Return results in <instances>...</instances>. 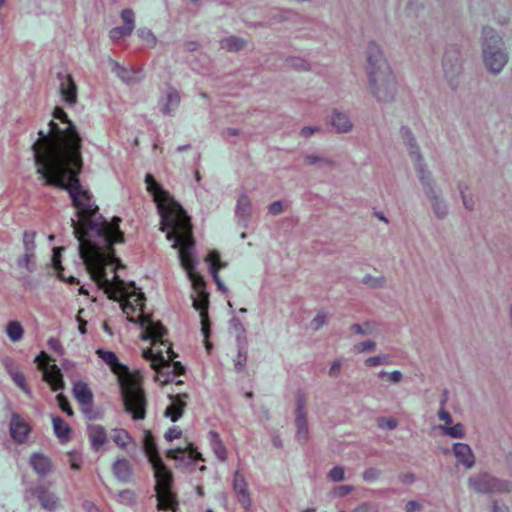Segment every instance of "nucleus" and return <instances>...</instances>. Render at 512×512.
Wrapping results in <instances>:
<instances>
[{
  "mask_svg": "<svg viewBox=\"0 0 512 512\" xmlns=\"http://www.w3.org/2000/svg\"><path fill=\"white\" fill-rule=\"evenodd\" d=\"M86 512H99L98 509L91 503L85 504Z\"/></svg>",
  "mask_w": 512,
  "mask_h": 512,
  "instance_id": "obj_63",
  "label": "nucleus"
},
{
  "mask_svg": "<svg viewBox=\"0 0 512 512\" xmlns=\"http://www.w3.org/2000/svg\"><path fill=\"white\" fill-rule=\"evenodd\" d=\"M81 313H82V310H81V311H79V314H78V317H77V319H78V321H79V323H80V324H79V328H78V329H79V332H80L81 334H85V333H86V330H85L86 322L81 320V317H80Z\"/></svg>",
  "mask_w": 512,
  "mask_h": 512,
  "instance_id": "obj_61",
  "label": "nucleus"
},
{
  "mask_svg": "<svg viewBox=\"0 0 512 512\" xmlns=\"http://www.w3.org/2000/svg\"><path fill=\"white\" fill-rule=\"evenodd\" d=\"M35 361L42 371L43 379L53 391L58 392L65 388L61 369L56 364L50 363V356L47 353L41 352Z\"/></svg>",
  "mask_w": 512,
  "mask_h": 512,
  "instance_id": "obj_11",
  "label": "nucleus"
},
{
  "mask_svg": "<svg viewBox=\"0 0 512 512\" xmlns=\"http://www.w3.org/2000/svg\"><path fill=\"white\" fill-rule=\"evenodd\" d=\"M205 262L209 265L211 275H213V273H218L219 269L227 266L226 262L221 261L219 253L215 250H212L207 254Z\"/></svg>",
  "mask_w": 512,
  "mask_h": 512,
  "instance_id": "obj_35",
  "label": "nucleus"
},
{
  "mask_svg": "<svg viewBox=\"0 0 512 512\" xmlns=\"http://www.w3.org/2000/svg\"><path fill=\"white\" fill-rule=\"evenodd\" d=\"M46 129L39 131L34 144L36 172L47 185L68 191L77 210L72 220L74 233L79 241V254L83 263L112 250V245L122 241L118 229L119 219L107 222L100 215L91 193L77 178L82 167L81 137L61 108H55Z\"/></svg>",
  "mask_w": 512,
  "mask_h": 512,
  "instance_id": "obj_1",
  "label": "nucleus"
},
{
  "mask_svg": "<svg viewBox=\"0 0 512 512\" xmlns=\"http://www.w3.org/2000/svg\"><path fill=\"white\" fill-rule=\"evenodd\" d=\"M378 426L381 429L393 430L398 426V421L393 417H382L378 419Z\"/></svg>",
  "mask_w": 512,
  "mask_h": 512,
  "instance_id": "obj_46",
  "label": "nucleus"
},
{
  "mask_svg": "<svg viewBox=\"0 0 512 512\" xmlns=\"http://www.w3.org/2000/svg\"><path fill=\"white\" fill-rule=\"evenodd\" d=\"M180 104V94L172 87L166 88L158 100L160 111L165 116H172L177 111Z\"/></svg>",
  "mask_w": 512,
  "mask_h": 512,
  "instance_id": "obj_15",
  "label": "nucleus"
},
{
  "mask_svg": "<svg viewBox=\"0 0 512 512\" xmlns=\"http://www.w3.org/2000/svg\"><path fill=\"white\" fill-rule=\"evenodd\" d=\"M53 429L61 442H67L71 436L70 426L60 417H52Z\"/></svg>",
  "mask_w": 512,
  "mask_h": 512,
  "instance_id": "obj_32",
  "label": "nucleus"
},
{
  "mask_svg": "<svg viewBox=\"0 0 512 512\" xmlns=\"http://www.w3.org/2000/svg\"><path fill=\"white\" fill-rule=\"evenodd\" d=\"M35 494L43 509L52 511L59 506V498L57 495L44 486H38L35 489Z\"/></svg>",
  "mask_w": 512,
  "mask_h": 512,
  "instance_id": "obj_21",
  "label": "nucleus"
},
{
  "mask_svg": "<svg viewBox=\"0 0 512 512\" xmlns=\"http://www.w3.org/2000/svg\"><path fill=\"white\" fill-rule=\"evenodd\" d=\"M16 268L23 275L34 273L37 269L36 253L23 252L16 259Z\"/></svg>",
  "mask_w": 512,
  "mask_h": 512,
  "instance_id": "obj_22",
  "label": "nucleus"
},
{
  "mask_svg": "<svg viewBox=\"0 0 512 512\" xmlns=\"http://www.w3.org/2000/svg\"><path fill=\"white\" fill-rule=\"evenodd\" d=\"M147 191L152 195L161 218V231L166 239L172 242V248L178 250V259L191 282L193 307L199 311L201 318V332L205 338V348L209 352L211 343L208 323V293L202 276L196 271L198 261L195 255V246L191 234L189 218L182 207L164 190L151 174L145 176Z\"/></svg>",
  "mask_w": 512,
  "mask_h": 512,
  "instance_id": "obj_2",
  "label": "nucleus"
},
{
  "mask_svg": "<svg viewBox=\"0 0 512 512\" xmlns=\"http://www.w3.org/2000/svg\"><path fill=\"white\" fill-rule=\"evenodd\" d=\"M47 345H48L49 349H51L56 354H58V355L64 354V348L58 339H56V338L48 339Z\"/></svg>",
  "mask_w": 512,
  "mask_h": 512,
  "instance_id": "obj_51",
  "label": "nucleus"
},
{
  "mask_svg": "<svg viewBox=\"0 0 512 512\" xmlns=\"http://www.w3.org/2000/svg\"><path fill=\"white\" fill-rule=\"evenodd\" d=\"M133 32V29L127 27L125 25L120 27H115L110 30L109 36L112 40H119L123 37L129 36Z\"/></svg>",
  "mask_w": 512,
  "mask_h": 512,
  "instance_id": "obj_42",
  "label": "nucleus"
},
{
  "mask_svg": "<svg viewBox=\"0 0 512 512\" xmlns=\"http://www.w3.org/2000/svg\"><path fill=\"white\" fill-rule=\"evenodd\" d=\"M96 354L115 374L119 375L126 411L134 420L143 419L146 402L141 388V375L138 372H127L113 351L97 349Z\"/></svg>",
  "mask_w": 512,
  "mask_h": 512,
  "instance_id": "obj_7",
  "label": "nucleus"
},
{
  "mask_svg": "<svg viewBox=\"0 0 512 512\" xmlns=\"http://www.w3.org/2000/svg\"><path fill=\"white\" fill-rule=\"evenodd\" d=\"M115 477L121 482H128L132 478V467L128 460L124 458L117 459L112 466Z\"/></svg>",
  "mask_w": 512,
  "mask_h": 512,
  "instance_id": "obj_26",
  "label": "nucleus"
},
{
  "mask_svg": "<svg viewBox=\"0 0 512 512\" xmlns=\"http://www.w3.org/2000/svg\"><path fill=\"white\" fill-rule=\"evenodd\" d=\"M345 471L340 466L333 467L328 473V479L332 482H340L344 480Z\"/></svg>",
  "mask_w": 512,
  "mask_h": 512,
  "instance_id": "obj_45",
  "label": "nucleus"
},
{
  "mask_svg": "<svg viewBox=\"0 0 512 512\" xmlns=\"http://www.w3.org/2000/svg\"><path fill=\"white\" fill-rule=\"evenodd\" d=\"M507 314H508V322H509V325H510V327L512 329V302L508 306Z\"/></svg>",
  "mask_w": 512,
  "mask_h": 512,
  "instance_id": "obj_64",
  "label": "nucleus"
},
{
  "mask_svg": "<svg viewBox=\"0 0 512 512\" xmlns=\"http://www.w3.org/2000/svg\"><path fill=\"white\" fill-rule=\"evenodd\" d=\"M283 211V204L280 201H275L271 203L268 207V212L271 215H278Z\"/></svg>",
  "mask_w": 512,
  "mask_h": 512,
  "instance_id": "obj_54",
  "label": "nucleus"
},
{
  "mask_svg": "<svg viewBox=\"0 0 512 512\" xmlns=\"http://www.w3.org/2000/svg\"><path fill=\"white\" fill-rule=\"evenodd\" d=\"M92 264L84 263L91 279L109 298L120 303L129 321L138 322L140 326L144 319L159 322L151 316L143 314V294L134 284H125L119 279L117 275L119 264L118 260L114 257L113 250L101 254L100 257H96L93 259Z\"/></svg>",
  "mask_w": 512,
  "mask_h": 512,
  "instance_id": "obj_3",
  "label": "nucleus"
},
{
  "mask_svg": "<svg viewBox=\"0 0 512 512\" xmlns=\"http://www.w3.org/2000/svg\"><path fill=\"white\" fill-rule=\"evenodd\" d=\"M116 500L120 504L131 506V505H134L136 503L137 497H136V494H135L134 491H132L130 489H125L123 491H120L116 495Z\"/></svg>",
  "mask_w": 512,
  "mask_h": 512,
  "instance_id": "obj_39",
  "label": "nucleus"
},
{
  "mask_svg": "<svg viewBox=\"0 0 512 512\" xmlns=\"http://www.w3.org/2000/svg\"><path fill=\"white\" fill-rule=\"evenodd\" d=\"M121 19L125 26L134 30L135 28V15L132 9H124L121 12Z\"/></svg>",
  "mask_w": 512,
  "mask_h": 512,
  "instance_id": "obj_44",
  "label": "nucleus"
},
{
  "mask_svg": "<svg viewBox=\"0 0 512 512\" xmlns=\"http://www.w3.org/2000/svg\"><path fill=\"white\" fill-rule=\"evenodd\" d=\"M62 250H63L62 247H58L53 250V255H52L53 267L58 271V276L60 278H62L63 280H67L69 282H74L75 278L73 276L66 278L63 273V268L61 266V260H60Z\"/></svg>",
  "mask_w": 512,
  "mask_h": 512,
  "instance_id": "obj_37",
  "label": "nucleus"
},
{
  "mask_svg": "<svg viewBox=\"0 0 512 512\" xmlns=\"http://www.w3.org/2000/svg\"><path fill=\"white\" fill-rule=\"evenodd\" d=\"M70 467L74 470L80 469L83 459L82 456L77 452H70L68 454Z\"/></svg>",
  "mask_w": 512,
  "mask_h": 512,
  "instance_id": "obj_49",
  "label": "nucleus"
},
{
  "mask_svg": "<svg viewBox=\"0 0 512 512\" xmlns=\"http://www.w3.org/2000/svg\"><path fill=\"white\" fill-rule=\"evenodd\" d=\"M5 368L16 385L28 396H31V390L26 384V378L24 374L12 363V361H5Z\"/></svg>",
  "mask_w": 512,
  "mask_h": 512,
  "instance_id": "obj_27",
  "label": "nucleus"
},
{
  "mask_svg": "<svg viewBox=\"0 0 512 512\" xmlns=\"http://www.w3.org/2000/svg\"><path fill=\"white\" fill-rule=\"evenodd\" d=\"M56 400L58 402V405L60 407V409L65 412L68 416H72L73 415V411L72 409L70 408L69 406V403L67 401V399L61 394L59 393L57 396H56Z\"/></svg>",
  "mask_w": 512,
  "mask_h": 512,
  "instance_id": "obj_50",
  "label": "nucleus"
},
{
  "mask_svg": "<svg viewBox=\"0 0 512 512\" xmlns=\"http://www.w3.org/2000/svg\"><path fill=\"white\" fill-rule=\"evenodd\" d=\"M187 453L191 461H196L201 458V454L196 450L192 443H188L184 448H172L167 451V456L176 460L183 461V454Z\"/></svg>",
  "mask_w": 512,
  "mask_h": 512,
  "instance_id": "obj_29",
  "label": "nucleus"
},
{
  "mask_svg": "<svg viewBox=\"0 0 512 512\" xmlns=\"http://www.w3.org/2000/svg\"><path fill=\"white\" fill-rule=\"evenodd\" d=\"M365 73L367 90L376 101L387 103L395 98L398 90L396 75L376 44H370L367 49Z\"/></svg>",
  "mask_w": 512,
  "mask_h": 512,
  "instance_id": "obj_6",
  "label": "nucleus"
},
{
  "mask_svg": "<svg viewBox=\"0 0 512 512\" xmlns=\"http://www.w3.org/2000/svg\"><path fill=\"white\" fill-rule=\"evenodd\" d=\"M493 512H509L508 508L504 505H494Z\"/></svg>",
  "mask_w": 512,
  "mask_h": 512,
  "instance_id": "obj_62",
  "label": "nucleus"
},
{
  "mask_svg": "<svg viewBox=\"0 0 512 512\" xmlns=\"http://www.w3.org/2000/svg\"><path fill=\"white\" fill-rule=\"evenodd\" d=\"M213 280L215 281L217 288L222 291L223 293H228V288L224 285V283L221 281L218 273H213L212 275Z\"/></svg>",
  "mask_w": 512,
  "mask_h": 512,
  "instance_id": "obj_58",
  "label": "nucleus"
},
{
  "mask_svg": "<svg viewBox=\"0 0 512 512\" xmlns=\"http://www.w3.org/2000/svg\"><path fill=\"white\" fill-rule=\"evenodd\" d=\"M341 367H342V362L340 360L334 361L330 366L329 374L331 376H337L341 370Z\"/></svg>",
  "mask_w": 512,
  "mask_h": 512,
  "instance_id": "obj_56",
  "label": "nucleus"
},
{
  "mask_svg": "<svg viewBox=\"0 0 512 512\" xmlns=\"http://www.w3.org/2000/svg\"><path fill=\"white\" fill-rule=\"evenodd\" d=\"M233 489L241 505L248 509L251 504L250 495L248 492V485L243 474L239 471L234 473Z\"/></svg>",
  "mask_w": 512,
  "mask_h": 512,
  "instance_id": "obj_17",
  "label": "nucleus"
},
{
  "mask_svg": "<svg viewBox=\"0 0 512 512\" xmlns=\"http://www.w3.org/2000/svg\"><path fill=\"white\" fill-rule=\"evenodd\" d=\"M220 45L227 51H239L245 47L246 42L244 39L237 36H229L221 40Z\"/></svg>",
  "mask_w": 512,
  "mask_h": 512,
  "instance_id": "obj_34",
  "label": "nucleus"
},
{
  "mask_svg": "<svg viewBox=\"0 0 512 512\" xmlns=\"http://www.w3.org/2000/svg\"><path fill=\"white\" fill-rule=\"evenodd\" d=\"M87 433L93 450L100 451L105 448L108 443V436L103 426L99 424L89 425Z\"/></svg>",
  "mask_w": 512,
  "mask_h": 512,
  "instance_id": "obj_18",
  "label": "nucleus"
},
{
  "mask_svg": "<svg viewBox=\"0 0 512 512\" xmlns=\"http://www.w3.org/2000/svg\"><path fill=\"white\" fill-rule=\"evenodd\" d=\"M316 131H318V128L316 127H304L301 130V134L305 137H309L313 135Z\"/></svg>",
  "mask_w": 512,
  "mask_h": 512,
  "instance_id": "obj_60",
  "label": "nucleus"
},
{
  "mask_svg": "<svg viewBox=\"0 0 512 512\" xmlns=\"http://www.w3.org/2000/svg\"><path fill=\"white\" fill-rule=\"evenodd\" d=\"M5 332L12 342H19L23 338L24 328L19 321L13 320L7 323Z\"/></svg>",
  "mask_w": 512,
  "mask_h": 512,
  "instance_id": "obj_33",
  "label": "nucleus"
},
{
  "mask_svg": "<svg viewBox=\"0 0 512 512\" xmlns=\"http://www.w3.org/2000/svg\"><path fill=\"white\" fill-rule=\"evenodd\" d=\"M112 440L121 449L126 451L130 446H135L134 438L123 428L112 430Z\"/></svg>",
  "mask_w": 512,
  "mask_h": 512,
  "instance_id": "obj_30",
  "label": "nucleus"
},
{
  "mask_svg": "<svg viewBox=\"0 0 512 512\" xmlns=\"http://www.w3.org/2000/svg\"><path fill=\"white\" fill-rule=\"evenodd\" d=\"M376 349V343L372 340L363 341L357 343L353 347V351L355 353H365V352H373Z\"/></svg>",
  "mask_w": 512,
  "mask_h": 512,
  "instance_id": "obj_43",
  "label": "nucleus"
},
{
  "mask_svg": "<svg viewBox=\"0 0 512 512\" xmlns=\"http://www.w3.org/2000/svg\"><path fill=\"white\" fill-rule=\"evenodd\" d=\"M170 404L165 410V416L170 418L172 422H176L183 415L186 403L180 396L170 397Z\"/></svg>",
  "mask_w": 512,
  "mask_h": 512,
  "instance_id": "obj_28",
  "label": "nucleus"
},
{
  "mask_svg": "<svg viewBox=\"0 0 512 512\" xmlns=\"http://www.w3.org/2000/svg\"><path fill=\"white\" fill-rule=\"evenodd\" d=\"M181 435L182 431L178 427L174 426L168 429L164 437L167 441H173L175 439H179Z\"/></svg>",
  "mask_w": 512,
  "mask_h": 512,
  "instance_id": "obj_52",
  "label": "nucleus"
},
{
  "mask_svg": "<svg viewBox=\"0 0 512 512\" xmlns=\"http://www.w3.org/2000/svg\"><path fill=\"white\" fill-rule=\"evenodd\" d=\"M73 395L78 403L84 408H90L93 395L88 385L84 382L78 381L73 385Z\"/></svg>",
  "mask_w": 512,
  "mask_h": 512,
  "instance_id": "obj_23",
  "label": "nucleus"
},
{
  "mask_svg": "<svg viewBox=\"0 0 512 512\" xmlns=\"http://www.w3.org/2000/svg\"><path fill=\"white\" fill-rule=\"evenodd\" d=\"M440 424L434 427L441 435L452 439H463L466 435L465 427L460 422H454L452 415L445 409L438 411Z\"/></svg>",
  "mask_w": 512,
  "mask_h": 512,
  "instance_id": "obj_13",
  "label": "nucleus"
},
{
  "mask_svg": "<svg viewBox=\"0 0 512 512\" xmlns=\"http://www.w3.org/2000/svg\"><path fill=\"white\" fill-rule=\"evenodd\" d=\"M60 93L63 101L68 105H74L77 102V86L71 75H64L61 78Z\"/></svg>",
  "mask_w": 512,
  "mask_h": 512,
  "instance_id": "obj_19",
  "label": "nucleus"
},
{
  "mask_svg": "<svg viewBox=\"0 0 512 512\" xmlns=\"http://www.w3.org/2000/svg\"><path fill=\"white\" fill-rule=\"evenodd\" d=\"M305 162L309 165H316L320 168L331 166L333 164L331 160L315 154L307 155L305 157Z\"/></svg>",
  "mask_w": 512,
  "mask_h": 512,
  "instance_id": "obj_40",
  "label": "nucleus"
},
{
  "mask_svg": "<svg viewBox=\"0 0 512 512\" xmlns=\"http://www.w3.org/2000/svg\"><path fill=\"white\" fill-rule=\"evenodd\" d=\"M387 363H388V357L384 356V355L372 356V357L367 358L364 361V364L367 367H375V366H380V365L387 364Z\"/></svg>",
  "mask_w": 512,
  "mask_h": 512,
  "instance_id": "obj_47",
  "label": "nucleus"
},
{
  "mask_svg": "<svg viewBox=\"0 0 512 512\" xmlns=\"http://www.w3.org/2000/svg\"><path fill=\"white\" fill-rule=\"evenodd\" d=\"M451 450L458 466L465 469H472L475 466L476 457L469 444L456 442L452 445Z\"/></svg>",
  "mask_w": 512,
  "mask_h": 512,
  "instance_id": "obj_14",
  "label": "nucleus"
},
{
  "mask_svg": "<svg viewBox=\"0 0 512 512\" xmlns=\"http://www.w3.org/2000/svg\"><path fill=\"white\" fill-rule=\"evenodd\" d=\"M23 252L36 253V232L25 230L22 235Z\"/></svg>",
  "mask_w": 512,
  "mask_h": 512,
  "instance_id": "obj_36",
  "label": "nucleus"
},
{
  "mask_svg": "<svg viewBox=\"0 0 512 512\" xmlns=\"http://www.w3.org/2000/svg\"><path fill=\"white\" fill-rule=\"evenodd\" d=\"M480 45L486 71L494 75L499 74L509 61L503 37L492 28H484L481 32Z\"/></svg>",
  "mask_w": 512,
  "mask_h": 512,
  "instance_id": "obj_10",
  "label": "nucleus"
},
{
  "mask_svg": "<svg viewBox=\"0 0 512 512\" xmlns=\"http://www.w3.org/2000/svg\"><path fill=\"white\" fill-rule=\"evenodd\" d=\"M352 490H353L352 486L342 485V486L336 487L332 493L335 497H344V496L348 495L350 492H352Z\"/></svg>",
  "mask_w": 512,
  "mask_h": 512,
  "instance_id": "obj_53",
  "label": "nucleus"
},
{
  "mask_svg": "<svg viewBox=\"0 0 512 512\" xmlns=\"http://www.w3.org/2000/svg\"><path fill=\"white\" fill-rule=\"evenodd\" d=\"M143 451L153 470L158 511L172 510L174 512L176 501L175 494L172 491V473L159 456L155 440L150 431L144 432Z\"/></svg>",
  "mask_w": 512,
  "mask_h": 512,
  "instance_id": "obj_8",
  "label": "nucleus"
},
{
  "mask_svg": "<svg viewBox=\"0 0 512 512\" xmlns=\"http://www.w3.org/2000/svg\"><path fill=\"white\" fill-rule=\"evenodd\" d=\"M468 486L470 490L476 493H493L506 490L505 483L487 473H478L470 476Z\"/></svg>",
  "mask_w": 512,
  "mask_h": 512,
  "instance_id": "obj_12",
  "label": "nucleus"
},
{
  "mask_svg": "<svg viewBox=\"0 0 512 512\" xmlns=\"http://www.w3.org/2000/svg\"><path fill=\"white\" fill-rule=\"evenodd\" d=\"M405 133L410 147V157L413 161L423 194L430 204L433 215L438 219H443L449 213V206L442 195L440 187L433 179L432 173L424 163L413 136L408 131H405Z\"/></svg>",
  "mask_w": 512,
  "mask_h": 512,
  "instance_id": "obj_9",
  "label": "nucleus"
},
{
  "mask_svg": "<svg viewBox=\"0 0 512 512\" xmlns=\"http://www.w3.org/2000/svg\"><path fill=\"white\" fill-rule=\"evenodd\" d=\"M9 429L12 439L19 444L25 443L31 432L30 424L18 414L12 415Z\"/></svg>",
  "mask_w": 512,
  "mask_h": 512,
  "instance_id": "obj_16",
  "label": "nucleus"
},
{
  "mask_svg": "<svg viewBox=\"0 0 512 512\" xmlns=\"http://www.w3.org/2000/svg\"><path fill=\"white\" fill-rule=\"evenodd\" d=\"M137 35L147 47L154 48L157 45V37L152 30L148 28H140L137 31Z\"/></svg>",
  "mask_w": 512,
  "mask_h": 512,
  "instance_id": "obj_38",
  "label": "nucleus"
},
{
  "mask_svg": "<svg viewBox=\"0 0 512 512\" xmlns=\"http://www.w3.org/2000/svg\"><path fill=\"white\" fill-rule=\"evenodd\" d=\"M209 445L220 462H226L228 458L227 449L216 431H210L207 435Z\"/></svg>",
  "mask_w": 512,
  "mask_h": 512,
  "instance_id": "obj_25",
  "label": "nucleus"
},
{
  "mask_svg": "<svg viewBox=\"0 0 512 512\" xmlns=\"http://www.w3.org/2000/svg\"><path fill=\"white\" fill-rule=\"evenodd\" d=\"M353 512H378L377 508L371 504L363 503L357 506Z\"/></svg>",
  "mask_w": 512,
  "mask_h": 512,
  "instance_id": "obj_55",
  "label": "nucleus"
},
{
  "mask_svg": "<svg viewBox=\"0 0 512 512\" xmlns=\"http://www.w3.org/2000/svg\"><path fill=\"white\" fill-rule=\"evenodd\" d=\"M141 330V340L150 342V346L141 349V355L155 370V380L162 384L173 381L175 375L170 361L174 358V353L170 343L163 339L166 334L165 328L160 322L144 319L141 322Z\"/></svg>",
  "mask_w": 512,
  "mask_h": 512,
  "instance_id": "obj_4",
  "label": "nucleus"
},
{
  "mask_svg": "<svg viewBox=\"0 0 512 512\" xmlns=\"http://www.w3.org/2000/svg\"><path fill=\"white\" fill-rule=\"evenodd\" d=\"M387 378L389 381H391L393 383H398L402 380V373L398 370H395V371L389 372V374H387Z\"/></svg>",
  "mask_w": 512,
  "mask_h": 512,
  "instance_id": "obj_57",
  "label": "nucleus"
},
{
  "mask_svg": "<svg viewBox=\"0 0 512 512\" xmlns=\"http://www.w3.org/2000/svg\"><path fill=\"white\" fill-rule=\"evenodd\" d=\"M252 211V202L251 199L245 195L242 194L237 199L236 204V215L237 217L242 221L249 220L251 216Z\"/></svg>",
  "mask_w": 512,
  "mask_h": 512,
  "instance_id": "obj_31",
  "label": "nucleus"
},
{
  "mask_svg": "<svg viewBox=\"0 0 512 512\" xmlns=\"http://www.w3.org/2000/svg\"><path fill=\"white\" fill-rule=\"evenodd\" d=\"M365 73L367 90L376 101L387 103L395 98L398 90L396 75L376 44H370L367 49Z\"/></svg>",
  "mask_w": 512,
  "mask_h": 512,
  "instance_id": "obj_5",
  "label": "nucleus"
},
{
  "mask_svg": "<svg viewBox=\"0 0 512 512\" xmlns=\"http://www.w3.org/2000/svg\"><path fill=\"white\" fill-rule=\"evenodd\" d=\"M328 317L326 313L319 312L316 314V316L311 321V327L314 330H319L321 327H323L327 323Z\"/></svg>",
  "mask_w": 512,
  "mask_h": 512,
  "instance_id": "obj_48",
  "label": "nucleus"
},
{
  "mask_svg": "<svg viewBox=\"0 0 512 512\" xmlns=\"http://www.w3.org/2000/svg\"><path fill=\"white\" fill-rule=\"evenodd\" d=\"M296 426L298 428V435L305 437L307 433V422L305 412L302 407H299L296 414Z\"/></svg>",
  "mask_w": 512,
  "mask_h": 512,
  "instance_id": "obj_41",
  "label": "nucleus"
},
{
  "mask_svg": "<svg viewBox=\"0 0 512 512\" xmlns=\"http://www.w3.org/2000/svg\"><path fill=\"white\" fill-rule=\"evenodd\" d=\"M330 124L337 133H348L353 128V124L349 116L340 111H334L331 114Z\"/></svg>",
  "mask_w": 512,
  "mask_h": 512,
  "instance_id": "obj_24",
  "label": "nucleus"
},
{
  "mask_svg": "<svg viewBox=\"0 0 512 512\" xmlns=\"http://www.w3.org/2000/svg\"><path fill=\"white\" fill-rule=\"evenodd\" d=\"M171 369H172V372H173V375H180L184 372V368L182 367V365L179 363V362H175L171 365Z\"/></svg>",
  "mask_w": 512,
  "mask_h": 512,
  "instance_id": "obj_59",
  "label": "nucleus"
},
{
  "mask_svg": "<svg viewBox=\"0 0 512 512\" xmlns=\"http://www.w3.org/2000/svg\"><path fill=\"white\" fill-rule=\"evenodd\" d=\"M30 465L40 476H46L52 472L53 465L50 458L42 453L35 452L30 457Z\"/></svg>",
  "mask_w": 512,
  "mask_h": 512,
  "instance_id": "obj_20",
  "label": "nucleus"
}]
</instances>
